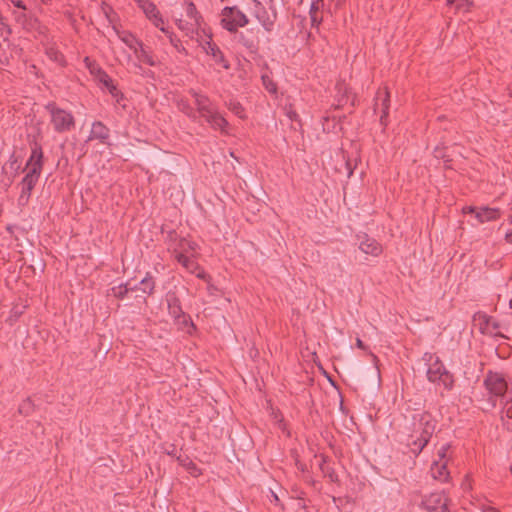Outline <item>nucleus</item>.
Wrapping results in <instances>:
<instances>
[{"label":"nucleus","mask_w":512,"mask_h":512,"mask_svg":"<svg viewBox=\"0 0 512 512\" xmlns=\"http://www.w3.org/2000/svg\"><path fill=\"white\" fill-rule=\"evenodd\" d=\"M435 419L429 413H422L414 422V434L412 435V442L410 443L411 450L418 454L428 443L430 437L435 431Z\"/></svg>","instance_id":"obj_1"},{"label":"nucleus","mask_w":512,"mask_h":512,"mask_svg":"<svg viewBox=\"0 0 512 512\" xmlns=\"http://www.w3.org/2000/svg\"><path fill=\"white\" fill-rule=\"evenodd\" d=\"M194 97V103L197 107V112L200 117L204 118L205 121L214 129H221L227 125L226 120L218 113L216 108L211 103L210 99L201 93L194 90L191 91Z\"/></svg>","instance_id":"obj_2"},{"label":"nucleus","mask_w":512,"mask_h":512,"mask_svg":"<svg viewBox=\"0 0 512 512\" xmlns=\"http://www.w3.org/2000/svg\"><path fill=\"white\" fill-rule=\"evenodd\" d=\"M424 360L429 363V368L427 370L428 380L431 382L442 383L447 389L451 388L453 383L452 377L445 370L439 359L434 357L432 354L426 353L424 355Z\"/></svg>","instance_id":"obj_3"},{"label":"nucleus","mask_w":512,"mask_h":512,"mask_svg":"<svg viewBox=\"0 0 512 512\" xmlns=\"http://www.w3.org/2000/svg\"><path fill=\"white\" fill-rule=\"evenodd\" d=\"M248 24L247 16L237 7H225L221 11V25L230 32Z\"/></svg>","instance_id":"obj_4"},{"label":"nucleus","mask_w":512,"mask_h":512,"mask_svg":"<svg viewBox=\"0 0 512 512\" xmlns=\"http://www.w3.org/2000/svg\"><path fill=\"white\" fill-rule=\"evenodd\" d=\"M47 109L50 111L51 123L55 131L63 133L74 127L75 121L71 113L52 104H49Z\"/></svg>","instance_id":"obj_5"},{"label":"nucleus","mask_w":512,"mask_h":512,"mask_svg":"<svg viewBox=\"0 0 512 512\" xmlns=\"http://www.w3.org/2000/svg\"><path fill=\"white\" fill-rule=\"evenodd\" d=\"M42 159H43V153L40 147L35 146L32 149L31 155L26 163L25 171L26 175L24 178L32 179L33 181L38 182L39 176L42 171Z\"/></svg>","instance_id":"obj_6"},{"label":"nucleus","mask_w":512,"mask_h":512,"mask_svg":"<svg viewBox=\"0 0 512 512\" xmlns=\"http://www.w3.org/2000/svg\"><path fill=\"white\" fill-rule=\"evenodd\" d=\"M250 10L266 31L272 30L276 18V14L274 12H268L257 0H253L250 3Z\"/></svg>","instance_id":"obj_7"},{"label":"nucleus","mask_w":512,"mask_h":512,"mask_svg":"<svg viewBox=\"0 0 512 512\" xmlns=\"http://www.w3.org/2000/svg\"><path fill=\"white\" fill-rule=\"evenodd\" d=\"M486 388L496 396H501L507 389L504 377L498 373H490L485 379Z\"/></svg>","instance_id":"obj_8"},{"label":"nucleus","mask_w":512,"mask_h":512,"mask_svg":"<svg viewBox=\"0 0 512 512\" xmlns=\"http://www.w3.org/2000/svg\"><path fill=\"white\" fill-rule=\"evenodd\" d=\"M428 511L443 512L447 506V498L440 492L431 493L423 500Z\"/></svg>","instance_id":"obj_9"},{"label":"nucleus","mask_w":512,"mask_h":512,"mask_svg":"<svg viewBox=\"0 0 512 512\" xmlns=\"http://www.w3.org/2000/svg\"><path fill=\"white\" fill-rule=\"evenodd\" d=\"M359 248L362 252L372 256H378L382 252V247L377 243L376 240L368 237H364L360 241Z\"/></svg>","instance_id":"obj_10"},{"label":"nucleus","mask_w":512,"mask_h":512,"mask_svg":"<svg viewBox=\"0 0 512 512\" xmlns=\"http://www.w3.org/2000/svg\"><path fill=\"white\" fill-rule=\"evenodd\" d=\"M500 216V210L497 208L481 207L476 211V218L480 223L496 220Z\"/></svg>","instance_id":"obj_11"},{"label":"nucleus","mask_w":512,"mask_h":512,"mask_svg":"<svg viewBox=\"0 0 512 512\" xmlns=\"http://www.w3.org/2000/svg\"><path fill=\"white\" fill-rule=\"evenodd\" d=\"M36 181H33L31 178H23L21 181V192L19 195V204L25 205L28 203V200L31 195V191L33 190L34 186L36 185Z\"/></svg>","instance_id":"obj_12"},{"label":"nucleus","mask_w":512,"mask_h":512,"mask_svg":"<svg viewBox=\"0 0 512 512\" xmlns=\"http://www.w3.org/2000/svg\"><path fill=\"white\" fill-rule=\"evenodd\" d=\"M448 463L432 462L431 474L432 477L439 481H447L449 479V472L447 470Z\"/></svg>","instance_id":"obj_13"},{"label":"nucleus","mask_w":512,"mask_h":512,"mask_svg":"<svg viewBox=\"0 0 512 512\" xmlns=\"http://www.w3.org/2000/svg\"><path fill=\"white\" fill-rule=\"evenodd\" d=\"M451 455L452 452L450 444L442 443L437 447L432 462L449 463Z\"/></svg>","instance_id":"obj_14"},{"label":"nucleus","mask_w":512,"mask_h":512,"mask_svg":"<svg viewBox=\"0 0 512 512\" xmlns=\"http://www.w3.org/2000/svg\"><path fill=\"white\" fill-rule=\"evenodd\" d=\"M109 136L108 128L101 122H95L92 125L89 139H99L101 142H105Z\"/></svg>","instance_id":"obj_15"},{"label":"nucleus","mask_w":512,"mask_h":512,"mask_svg":"<svg viewBox=\"0 0 512 512\" xmlns=\"http://www.w3.org/2000/svg\"><path fill=\"white\" fill-rule=\"evenodd\" d=\"M132 51H133L135 57L137 58L138 62L148 64L150 66H153L155 64L153 57L150 55V53L144 47L142 42H140L139 46Z\"/></svg>","instance_id":"obj_16"},{"label":"nucleus","mask_w":512,"mask_h":512,"mask_svg":"<svg viewBox=\"0 0 512 512\" xmlns=\"http://www.w3.org/2000/svg\"><path fill=\"white\" fill-rule=\"evenodd\" d=\"M118 37L120 38V40L130 49V50H134L136 49L139 44H140V40H138L133 34H131L130 32H126V31H123V32H120L118 30H115Z\"/></svg>","instance_id":"obj_17"},{"label":"nucleus","mask_w":512,"mask_h":512,"mask_svg":"<svg viewBox=\"0 0 512 512\" xmlns=\"http://www.w3.org/2000/svg\"><path fill=\"white\" fill-rule=\"evenodd\" d=\"M177 261L189 272L194 273L199 270L197 263H195L189 255H185L183 253L176 254Z\"/></svg>","instance_id":"obj_18"},{"label":"nucleus","mask_w":512,"mask_h":512,"mask_svg":"<svg viewBox=\"0 0 512 512\" xmlns=\"http://www.w3.org/2000/svg\"><path fill=\"white\" fill-rule=\"evenodd\" d=\"M389 97V92L386 89H384L383 91H379L377 96V103L380 101L382 107V115L380 117L382 123H384V119L388 115V108L390 102Z\"/></svg>","instance_id":"obj_19"},{"label":"nucleus","mask_w":512,"mask_h":512,"mask_svg":"<svg viewBox=\"0 0 512 512\" xmlns=\"http://www.w3.org/2000/svg\"><path fill=\"white\" fill-rule=\"evenodd\" d=\"M139 7L150 21L160 14L156 6L148 0L140 1Z\"/></svg>","instance_id":"obj_20"},{"label":"nucleus","mask_w":512,"mask_h":512,"mask_svg":"<svg viewBox=\"0 0 512 512\" xmlns=\"http://www.w3.org/2000/svg\"><path fill=\"white\" fill-rule=\"evenodd\" d=\"M197 248V244L194 242H191L186 239H181L178 245V249H175V255L177 253H183L185 255H189L191 253V256H193V252H195Z\"/></svg>","instance_id":"obj_21"},{"label":"nucleus","mask_w":512,"mask_h":512,"mask_svg":"<svg viewBox=\"0 0 512 512\" xmlns=\"http://www.w3.org/2000/svg\"><path fill=\"white\" fill-rule=\"evenodd\" d=\"M177 27L185 32V34L189 37H194V30L199 26H193L191 19H178L176 21Z\"/></svg>","instance_id":"obj_22"},{"label":"nucleus","mask_w":512,"mask_h":512,"mask_svg":"<svg viewBox=\"0 0 512 512\" xmlns=\"http://www.w3.org/2000/svg\"><path fill=\"white\" fill-rule=\"evenodd\" d=\"M186 15L192 21L193 26H199L202 23L201 17L198 15L195 5L192 2L187 3Z\"/></svg>","instance_id":"obj_23"},{"label":"nucleus","mask_w":512,"mask_h":512,"mask_svg":"<svg viewBox=\"0 0 512 512\" xmlns=\"http://www.w3.org/2000/svg\"><path fill=\"white\" fill-rule=\"evenodd\" d=\"M447 5H455L457 11L468 12L473 2L472 0H447Z\"/></svg>","instance_id":"obj_24"},{"label":"nucleus","mask_w":512,"mask_h":512,"mask_svg":"<svg viewBox=\"0 0 512 512\" xmlns=\"http://www.w3.org/2000/svg\"><path fill=\"white\" fill-rule=\"evenodd\" d=\"M322 3V0H315L312 2L310 7V16H311V22L312 25L318 26L321 23V18L317 16V12L320 9V4Z\"/></svg>","instance_id":"obj_25"},{"label":"nucleus","mask_w":512,"mask_h":512,"mask_svg":"<svg viewBox=\"0 0 512 512\" xmlns=\"http://www.w3.org/2000/svg\"><path fill=\"white\" fill-rule=\"evenodd\" d=\"M167 301L170 314L175 318L179 317L182 313V310L178 300L175 297H169Z\"/></svg>","instance_id":"obj_26"},{"label":"nucleus","mask_w":512,"mask_h":512,"mask_svg":"<svg viewBox=\"0 0 512 512\" xmlns=\"http://www.w3.org/2000/svg\"><path fill=\"white\" fill-rule=\"evenodd\" d=\"M502 421L508 429H512V402L506 403L503 409Z\"/></svg>","instance_id":"obj_27"},{"label":"nucleus","mask_w":512,"mask_h":512,"mask_svg":"<svg viewBox=\"0 0 512 512\" xmlns=\"http://www.w3.org/2000/svg\"><path fill=\"white\" fill-rule=\"evenodd\" d=\"M205 36H211V34L206 30L202 23H200L199 27L194 30V37L191 38L195 39L198 44H201V40L204 41Z\"/></svg>","instance_id":"obj_28"},{"label":"nucleus","mask_w":512,"mask_h":512,"mask_svg":"<svg viewBox=\"0 0 512 512\" xmlns=\"http://www.w3.org/2000/svg\"><path fill=\"white\" fill-rule=\"evenodd\" d=\"M178 108L190 118L196 117L194 109L188 104L186 100L181 99L180 101H178Z\"/></svg>","instance_id":"obj_29"},{"label":"nucleus","mask_w":512,"mask_h":512,"mask_svg":"<svg viewBox=\"0 0 512 512\" xmlns=\"http://www.w3.org/2000/svg\"><path fill=\"white\" fill-rule=\"evenodd\" d=\"M140 289L143 293H152L154 289V282L151 277H145L140 282Z\"/></svg>","instance_id":"obj_30"},{"label":"nucleus","mask_w":512,"mask_h":512,"mask_svg":"<svg viewBox=\"0 0 512 512\" xmlns=\"http://www.w3.org/2000/svg\"><path fill=\"white\" fill-rule=\"evenodd\" d=\"M84 63H85L86 68L89 69L90 73L94 77H97L103 71L97 64H95L93 61H91L90 58H88V57H86L84 59Z\"/></svg>","instance_id":"obj_31"},{"label":"nucleus","mask_w":512,"mask_h":512,"mask_svg":"<svg viewBox=\"0 0 512 512\" xmlns=\"http://www.w3.org/2000/svg\"><path fill=\"white\" fill-rule=\"evenodd\" d=\"M133 289L134 287H132L130 283H127L125 287L119 286L117 288H113L112 290L116 297L122 298L129 290Z\"/></svg>","instance_id":"obj_32"},{"label":"nucleus","mask_w":512,"mask_h":512,"mask_svg":"<svg viewBox=\"0 0 512 512\" xmlns=\"http://www.w3.org/2000/svg\"><path fill=\"white\" fill-rule=\"evenodd\" d=\"M262 82H263V85L265 86V88L270 93H275L276 92V84L272 81V79L269 76L263 75L262 76Z\"/></svg>","instance_id":"obj_33"},{"label":"nucleus","mask_w":512,"mask_h":512,"mask_svg":"<svg viewBox=\"0 0 512 512\" xmlns=\"http://www.w3.org/2000/svg\"><path fill=\"white\" fill-rule=\"evenodd\" d=\"M228 108L236 115H238L240 118H243V108L240 103L238 102H230L228 105Z\"/></svg>","instance_id":"obj_34"},{"label":"nucleus","mask_w":512,"mask_h":512,"mask_svg":"<svg viewBox=\"0 0 512 512\" xmlns=\"http://www.w3.org/2000/svg\"><path fill=\"white\" fill-rule=\"evenodd\" d=\"M151 22L154 24V26L159 28L163 33L169 34V31L165 28L164 20L160 14L158 16H156L154 19H152Z\"/></svg>","instance_id":"obj_35"},{"label":"nucleus","mask_w":512,"mask_h":512,"mask_svg":"<svg viewBox=\"0 0 512 512\" xmlns=\"http://www.w3.org/2000/svg\"><path fill=\"white\" fill-rule=\"evenodd\" d=\"M213 60L216 64H219L221 65L224 69H229V64L228 62L224 59V56L222 54V52L220 53H216L215 57H213Z\"/></svg>","instance_id":"obj_36"},{"label":"nucleus","mask_w":512,"mask_h":512,"mask_svg":"<svg viewBox=\"0 0 512 512\" xmlns=\"http://www.w3.org/2000/svg\"><path fill=\"white\" fill-rule=\"evenodd\" d=\"M102 84L109 90V92L113 95V96H116L117 95V89L116 87L113 85L112 83V80L111 78L108 76L103 82Z\"/></svg>","instance_id":"obj_37"},{"label":"nucleus","mask_w":512,"mask_h":512,"mask_svg":"<svg viewBox=\"0 0 512 512\" xmlns=\"http://www.w3.org/2000/svg\"><path fill=\"white\" fill-rule=\"evenodd\" d=\"M213 44L211 36H205V40H201V44H199V46H201L204 52H207Z\"/></svg>","instance_id":"obj_38"},{"label":"nucleus","mask_w":512,"mask_h":512,"mask_svg":"<svg viewBox=\"0 0 512 512\" xmlns=\"http://www.w3.org/2000/svg\"><path fill=\"white\" fill-rule=\"evenodd\" d=\"M170 40V43L178 50L182 51L184 48L180 46V41L177 39L172 33L169 32V34H166Z\"/></svg>","instance_id":"obj_39"},{"label":"nucleus","mask_w":512,"mask_h":512,"mask_svg":"<svg viewBox=\"0 0 512 512\" xmlns=\"http://www.w3.org/2000/svg\"><path fill=\"white\" fill-rule=\"evenodd\" d=\"M220 49L218 48V46L214 43L212 45V47L207 51L205 52L207 55H210L212 58L215 57L216 53H220Z\"/></svg>","instance_id":"obj_40"},{"label":"nucleus","mask_w":512,"mask_h":512,"mask_svg":"<svg viewBox=\"0 0 512 512\" xmlns=\"http://www.w3.org/2000/svg\"><path fill=\"white\" fill-rule=\"evenodd\" d=\"M49 56L56 62H62V55L60 53H58L57 51H49L48 52Z\"/></svg>","instance_id":"obj_41"},{"label":"nucleus","mask_w":512,"mask_h":512,"mask_svg":"<svg viewBox=\"0 0 512 512\" xmlns=\"http://www.w3.org/2000/svg\"><path fill=\"white\" fill-rule=\"evenodd\" d=\"M477 210H478V208H475L472 206H467V207L463 208V213H475L476 214Z\"/></svg>","instance_id":"obj_42"},{"label":"nucleus","mask_w":512,"mask_h":512,"mask_svg":"<svg viewBox=\"0 0 512 512\" xmlns=\"http://www.w3.org/2000/svg\"><path fill=\"white\" fill-rule=\"evenodd\" d=\"M198 278H201V279H204L206 281H209V277L206 275V273L203 271V270H200L198 271V273L196 274Z\"/></svg>","instance_id":"obj_43"},{"label":"nucleus","mask_w":512,"mask_h":512,"mask_svg":"<svg viewBox=\"0 0 512 512\" xmlns=\"http://www.w3.org/2000/svg\"><path fill=\"white\" fill-rule=\"evenodd\" d=\"M108 77V75L102 71L97 77H95L99 82H103L106 78Z\"/></svg>","instance_id":"obj_44"},{"label":"nucleus","mask_w":512,"mask_h":512,"mask_svg":"<svg viewBox=\"0 0 512 512\" xmlns=\"http://www.w3.org/2000/svg\"><path fill=\"white\" fill-rule=\"evenodd\" d=\"M190 473L194 476V477H197L199 474H200V471L192 464L191 468H190Z\"/></svg>","instance_id":"obj_45"},{"label":"nucleus","mask_w":512,"mask_h":512,"mask_svg":"<svg viewBox=\"0 0 512 512\" xmlns=\"http://www.w3.org/2000/svg\"><path fill=\"white\" fill-rule=\"evenodd\" d=\"M356 346L360 349H366V346L365 344L363 343V341L360 339V338H357L356 339Z\"/></svg>","instance_id":"obj_46"},{"label":"nucleus","mask_w":512,"mask_h":512,"mask_svg":"<svg viewBox=\"0 0 512 512\" xmlns=\"http://www.w3.org/2000/svg\"><path fill=\"white\" fill-rule=\"evenodd\" d=\"M346 166H347V169H348V177H350L352 175V173H353V168H352L350 162H347Z\"/></svg>","instance_id":"obj_47"},{"label":"nucleus","mask_w":512,"mask_h":512,"mask_svg":"<svg viewBox=\"0 0 512 512\" xmlns=\"http://www.w3.org/2000/svg\"><path fill=\"white\" fill-rule=\"evenodd\" d=\"M506 240L509 241V242H512V231L511 232H508L506 233Z\"/></svg>","instance_id":"obj_48"},{"label":"nucleus","mask_w":512,"mask_h":512,"mask_svg":"<svg viewBox=\"0 0 512 512\" xmlns=\"http://www.w3.org/2000/svg\"><path fill=\"white\" fill-rule=\"evenodd\" d=\"M214 290H216V288H215L213 285L209 284V285H208V292H209L210 294H213Z\"/></svg>","instance_id":"obj_49"},{"label":"nucleus","mask_w":512,"mask_h":512,"mask_svg":"<svg viewBox=\"0 0 512 512\" xmlns=\"http://www.w3.org/2000/svg\"><path fill=\"white\" fill-rule=\"evenodd\" d=\"M272 496H273L275 501H278V496L275 493L272 492Z\"/></svg>","instance_id":"obj_50"},{"label":"nucleus","mask_w":512,"mask_h":512,"mask_svg":"<svg viewBox=\"0 0 512 512\" xmlns=\"http://www.w3.org/2000/svg\"><path fill=\"white\" fill-rule=\"evenodd\" d=\"M15 313H16V314H21V313H22V311H21V310H16V311H15Z\"/></svg>","instance_id":"obj_51"},{"label":"nucleus","mask_w":512,"mask_h":512,"mask_svg":"<svg viewBox=\"0 0 512 512\" xmlns=\"http://www.w3.org/2000/svg\"><path fill=\"white\" fill-rule=\"evenodd\" d=\"M275 419H276L277 421H281V419H278V416H277V415H275Z\"/></svg>","instance_id":"obj_52"}]
</instances>
